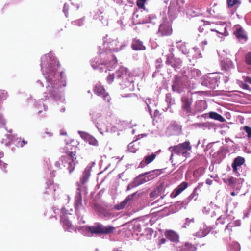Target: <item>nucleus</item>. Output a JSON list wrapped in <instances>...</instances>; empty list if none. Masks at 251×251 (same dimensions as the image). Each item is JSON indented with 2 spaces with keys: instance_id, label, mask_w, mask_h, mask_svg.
<instances>
[{
  "instance_id": "nucleus-1",
  "label": "nucleus",
  "mask_w": 251,
  "mask_h": 251,
  "mask_svg": "<svg viewBox=\"0 0 251 251\" xmlns=\"http://www.w3.org/2000/svg\"><path fill=\"white\" fill-rule=\"evenodd\" d=\"M100 58H95L91 61V64L94 69H99L100 72L106 73L117 66V60L111 51L106 50L99 54Z\"/></svg>"
},
{
  "instance_id": "nucleus-2",
  "label": "nucleus",
  "mask_w": 251,
  "mask_h": 251,
  "mask_svg": "<svg viewBox=\"0 0 251 251\" xmlns=\"http://www.w3.org/2000/svg\"><path fill=\"white\" fill-rule=\"evenodd\" d=\"M77 149V147L69 144L61 149V152L65 154L61 157L60 160L70 173H72L74 171L76 164L78 163L76 154Z\"/></svg>"
},
{
  "instance_id": "nucleus-3",
  "label": "nucleus",
  "mask_w": 251,
  "mask_h": 251,
  "mask_svg": "<svg viewBox=\"0 0 251 251\" xmlns=\"http://www.w3.org/2000/svg\"><path fill=\"white\" fill-rule=\"evenodd\" d=\"M50 54H46L41 58V67L45 73L48 74V77L52 80L56 75V72L58 64H56L54 58H52Z\"/></svg>"
},
{
  "instance_id": "nucleus-4",
  "label": "nucleus",
  "mask_w": 251,
  "mask_h": 251,
  "mask_svg": "<svg viewBox=\"0 0 251 251\" xmlns=\"http://www.w3.org/2000/svg\"><path fill=\"white\" fill-rule=\"evenodd\" d=\"M192 147L189 141H185L177 145L171 146L168 150L171 152L170 160L173 162V158L174 154L182 155L187 158L190 155L189 151L191 150Z\"/></svg>"
},
{
  "instance_id": "nucleus-5",
  "label": "nucleus",
  "mask_w": 251,
  "mask_h": 251,
  "mask_svg": "<svg viewBox=\"0 0 251 251\" xmlns=\"http://www.w3.org/2000/svg\"><path fill=\"white\" fill-rule=\"evenodd\" d=\"M150 174V172H146L139 175L134 179L132 183L128 186L127 190L147 182L155 177L153 174Z\"/></svg>"
},
{
  "instance_id": "nucleus-6",
  "label": "nucleus",
  "mask_w": 251,
  "mask_h": 251,
  "mask_svg": "<svg viewBox=\"0 0 251 251\" xmlns=\"http://www.w3.org/2000/svg\"><path fill=\"white\" fill-rule=\"evenodd\" d=\"M114 227L109 226H104L103 225L98 224L95 226H91L88 227V230L93 235L94 234H109L113 232Z\"/></svg>"
},
{
  "instance_id": "nucleus-7",
  "label": "nucleus",
  "mask_w": 251,
  "mask_h": 251,
  "mask_svg": "<svg viewBox=\"0 0 251 251\" xmlns=\"http://www.w3.org/2000/svg\"><path fill=\"white\" fill-rule=\"evenodd\" d=\"M172 33V25L170 22H164L160 25L158 31L159 36L162 37L170 36Z\"/></svg>"
},
{
  "instance_id": "nucleus-8",
  "label": "nucleus",
  "mask_w": 251,
  "mask_h": 251,
  "mask_svg": "<svg viewBox=\"0 0 251 251\" xmlns=\"http://www.w3.org/2000/svg\"><path fill=\"white\" fill-rule=\"evenodd\" d=\"M185 0H176L171 2L168 9L169 13L180 12L183 8Z\"/></svg>"
},
{
  "instance_id": "nucleus-9",
  "label": "nucleus",
  "mask_w": 251,
  "mask_h": 251,
  "mask_svg": "<svg viewBox=\"0 0 251 251\" xmlns=\"http://www.w3.org/2000/svg\"><path fill=\"white\" fill-rule=\"evenodd\" d=\"M93 91L95 94L103 97L104 100L109 101V94L106 92L103 86L99 84H96Z\"/></svg>"
},
{
  "instance_id": "nucleus-10",
  "label": "nucleus",
  "mask_w": 251,
  "mask_h": 251,
  "mask_svg": "<svg viewBox=\"0 0 251 251\" xmlns=\"http://www.w3.org/2000/svg\"><path fill=\"white\" fill-rule=\"evenodd\" d=\"M181 101L182 102V109L188 113L191 112V106L193 102L192 98H189L188 96L184 95L181 98Z\"/></svg>"
},
{
  "instance_id": "nucleus-11",
  "label": "nucleus",
  "mask_w": 251,
  "mask_h": 251,
  "mask_svg": "<svg viewBox=\"0 0 251 251\" xmlns=\"http://www.w3.org/2000/svg\"><path fill=\"white\" fill-rule=\"evenodd\" d=\"M82 195L81 193L78 192L75 197V208L76 210V212L79 214L80 211L81 210H84V207L82 205Z\"/></svg>"
},
{
  "instance_id": "nucleus-12",
  "label": "nucleus",
  "mask_w": 251,
  "mask_h": 251,
  "mask_svg": "<svg viewBox=\"0 0 251 251\" xmlns=\"http://www.w3.org/2000/svg\"><path fill=\"white\" fill-rule=\"evenodd\" d=\"M164 235L166 238L171 242L177 243L179 241V235L176 232L173 230H167L165 232Z\"/></svg>"
},
{
  "instance_id": "nucleus-13",
  "label": "nucleus",
  "mask_w": 251,
  "mask_h": 251,
  "mask_svg": "<svg viewBox=\"0 0 251 251\" xmlns=\"http://www.w3.org/2000/svg\"><path fill=\"white\" fill-rule=\"evenodd\" d=\"M183 88V84L181 78L179 77L176 76L172 85L173 91L180 93L182 92Z\"/></svg>"
},
{
  "instance_id": "nucleus-14",
  "label": "nucleus",
  "mask_w": 251,
  "mask_h": 251,
  "mask_svg": "<svg viewBox=\"0 0 251 251\" xmlns=\"http://www.w3.org/2000/svg\"><path fill=\"white\" fill-rule=\"evenodd\" d=\"M188 187V183L186 182H183L179 185L171 194L172 198H176L183 191Z\"/></svg>"
},
{
  "instance_id": "nucleus-15",
  "label": "nucleus",
  "mask_w": 251,
  "mask_h": 251,
  "mask_svg": "<svg viewBox=\"0 0 251 251\" xmlns=\"http://www.w3.org/2000/svg\"><path fill=\"white\" fill-rule=\"evenodd\" d=\"M245 162V160L243 157L238 156L236 157L232 164V167L233 168V172L234 173H237L238 167H240Z\"/></svg>"
},
{
  "instance_id": "nucleus-16",
  "label": "nucleus",
  "mask_w": 251,
  "mask_h": 251,
  "mask_svg": "<svg viewBox=\"0 0 251 251\" xmlns=\"http://www.w3.org/2000/svg\"><path fill=\"white\" fill-rule=\"evenodd\" d=\"M181 63L182 61L180 59L174 58L172 55L168 56L166 60V64L171 65L174 68L180 66Z\"/></svg>"
},
{
  "instance_id": "nucleus-17",
  "label": "nucleus",
  "mask_w": 251,
  "mask_h": 251,
  "mask_svg": "<svg viewBox=\"0 0 251 251\" xmlns=\"http://www.w3.org/2000/svg\"><path fill=\"white\" fill-rule=\"evenodd\" d=\"M131 48L134 50H142L146 49V47L143 45L142 42L137 39L133 40Z\"/></svg>"
},
{
  "instance_id": "nucleus-18",
  "label": "nucleus",
  "mask_w": 251,
  "mask_h": 251,
  "mask_svg": "<svg viewBox=\"0 0 251 251\" xmlns=\"http://www.w3.org/2000/svg\"><path fill=\"white\" fill-rule=\"evenodd\" d=\"M234 34L238 39H246L247 37L244 30L239 25H236L234 27Z\"/></svg>"
},
{
  "instance_id": "nucleus-19",
  "label": "nucleus",
  "mask_w": 251,
  "mask_h": 251,
  "mask_svg": "<svg viewBox=\"0 0 251 251\" xmlns=\"http://www.w3.org/2000/svg\"><path fill=\"white\" fill-rule=\"evenodd\" d=\"M118 42L116 40H112L111 42H107L104 41V45L109 48L108 51L117 52L118 51V48L116 47Z\"/></svg>"
},
{
  "instance_id": "nucleus-20",
  "label": "nucleus",
  "mask_w": 251,
  "mask_h": 251,
  "mask_svg": "<svg viewBox=\"0 0 251 251\" xmlns=\"http://www.w3.org/2000/svg\"><path fill=\"white\" fill-rule=\"evenodd\" d=\"M196 10V8H194L192 4L186 5V13L189 16L195 17L198 16L199 12Z\"/></svg>"
},
{
  "instance_id": "nucleus-21",
  "label": "nucleus",
  "mask_w": 251,
  "mask_h": 251,
  "mask_svg": "<svg viewBox=\"0 0 251 251\" xmlns=\"http://www.w3.org/2000/svg\"><path fill=\"white\" fill-rule=\"evenodd\" d=\"M156 156V155L155 154L152 153L150 155L145 157L144 159L140 162L139 167L143 168L151 163L155 158Z\"/></svg>"
},
{
  "instance_id": "nucleus-22",
  "label": "nucleus",
  "mask_w": 251,
  "mask_h": 251,
  "mask_svg": "<svg viewBox=\"0 0 251 251\" xmlns=\"http://www.w3.org/2000/svg\"><path fill=\"white\" fill-rule=\"evenodd\" d=\"M61 222L65 230L70 231L73 229V226L71 222L64 216H61Z\"/></svg>"
},
{
  "instance_id": "nucleus-23",
  "label": "nucleus",
  "mask_w": 251,
  "mask_h": 251,
  "mask_svg": "<svg viewBox=\"0 0 251 251\" xmlns=\"http://www.w3.org/2000/svg\"><path fill=\"white\" fill-rule=\"evenodd\" d=\"M196 246L188 242H185L180 248V251H196Z\"/></svg>"
},
{
  "instance_id": "nucleus-24",
  "label": "nucleus",
  "mask_w": 251,
  "mask_h": 251,
  "mask_svg": "<svg viewBox=\"0 0 251 251\" xmlns=\"http://www.w3.org/2000/svg\"><path fill=\"white\" fill-rule=\"evenodd\" d=\"M91 176L90 169L88 168H85L83 172L82 177L80 179V182L82 184H85Z\"/></svg>"
},
{
  "instance_id": "nucleus-25",
  "label": "nucleus",
  "mask_w": 251,
  "mask_h": 251,
  "mask_svg": "<svg viewBox=\"0 0 251 251\" xmlns=\"http://www.w3.org/2000/svg\"><path fill=\"white\" fill-rule=\"evenodd\" d=\"M219 25L221 27H217L216 28L211 29V31H215L221 34H224L226 31V25L225 23L219 22Z\"/></svg>"
},
{
  "instance_id": "nucleus-26",
  "label": "nucleus",
  "mask_w": 251,
  "mask_h": 251,
  "mask_svg": "<svg viewBox=\"0 0 251 251\" xmlns=\"http://www.w3.org/2000/svg\"><path fill=\"white\" fill-rule=\"evenodd\" d=\"M205 102L203 100H198L195 102V110L201 112L205 109Z\"/></svg>"
},
{
  "instance_id": "nucleus-27",
  "label": "nucleus",
  "mask_w": 251,
  "mask_h": 251,
  "mask_svg": "<svg viewBox=\"0 0 251 251\" xmlns=\"http://www.w3.org/2000/svg\"><path fill=\"white\" fill-rule=\"evenodd\" d=\"M210 228L207 226H204L202 229H201L197 234L200 237H203L206 236L210 232Z\"/></svg>"
},
{
  "instance_id": "nucleus-28",
  "label": "nucleus",
  "mask_w": 251,
  "mask_h": 251,
  "mask_svg": "<svg viewBox=\"0 0 251 251\" xmlns=\"http://www.w3.org/2000/svg\"><path fill=\"white\" fill-rule=\"evenodd\" d=\"M209 117L210 118L219 121L221 122H223L225 121V119L219 114L211 112L209 113Z\"/></svg>"
},
{
  "instance_id": "nucleus-29",
  "label": "nucleus",
  "mask_w": 251,
  "mask_h": 251,
  "mask_svg": "<svg viewBox=\"0 0 251 251\" xmlns=\"http://www.w3.org/2000/svg\"><path fill=\"white\" fill-rule=\"evenodd\" d=\"M167 240L165 238H161L158 239L157 248L158 249H165L167 248Z\"/></svg>"
},
{
  "instance_id": "nucleus-30",
  "label": "nucleus",
  "mask_w": 251,
  "mask_h": 251,
  "mask_svg": "<svg viewBox=\"0 0 251 251\" xmlns=\"http://www.w3.org/2000/svg\"><path fill=\"white\" fill-rule=\"evenodd\" d=\"M163 188L162 185H160L158 186L156 189L153 192H151L150 194V196L151 198H154L157 197L160 195V192L161 191Z\"/></svg>"
},
{
  "instance_id": "nucleus-31",
  "label": "nucleus",
  "mask_w": 251,
  "mask_h": 251,
  "mask_svg": "<svg viewBox=\"0 0 251 251\" xmlns=\"http://www.w3.org/2000/svg\"><path fill=\"white\" fill-rule=\"evenodd\" d=\"M233 227H235V224L234 223H228L226 227L225 230V232L230 236L232 234V232H233L232 228Z\"/></svg>"
},
{
  "instance_id": "nucleus-32",
  "label": "nucleus",
  "mask_w": 251,
  "mask_h": 251,
  "mask_svg": "<svg viewBox=\"0 0 251 251\" xmlns=\"http://www.w3.org/2000/svg\"><path fill=\"white\" fill-rule=\"evenodd\" d=\"M87 141L89 144L93 146H98V141L93 136H89L87 138Z\"/></svg>"
},
{
  "instance_id": "nucleus-33",
  "label": "nucleus",
  "mask_w": 251,
  "mask_h": 251,
  "mask_svg": "<svg viewBox=\"0 0 251 251\" xmlns=\"http://www.w3.org/2000/svg\"><path fill=\"white\" fill-rule=\"evenodd\" d=\"M126 225L127 226L128 229L129 230V231L131 232V234H133V232H134L135 229L138 228V224L137 225H133L132 223L129 222L128 223H126Z\"/></svg>"
},
{
  "instance_id": "nucleus-34",
  "label": "nucleus",
  "mask_w": 251,
  "mask_h": 251,
  "mask_svg": "<svg viewBox=\"0 0 251 251\" xmlns=\"http://www.w3.org/2000/svg\"><path fill=\"white\" fill-rule=\"evenodd\" d=\"M197 188L194 189L192 193L188 197V199L189 201H191L194 199L196 200L197 199L198 194L197 193Z\"/></svg>"
},
{
  "instance_id": "nucleus-35",
  "label": "nucleus",
  "mask_w": 251,
  "mask_h": 251,
  "mask_svg": "<svg viewBox=\"0 0 251 251\" xmlns=\"http://www.w3.org/2000/svg\"><path fill=\"white\" fill-rule=\"evenodd\" d=\"M126 206V200L123 201L120 204L114 206V208L117 210L123 209Z\"/></svg>"
},
{
  "instance_id": "nucleus-36",
  "label": "nucleus",
  "mask_w": 251,
  "mask_h": 251,
  "mask_svg": "<svg viewBox=\"0 0 251 251\" xmlns=\"http://www.w3.org/2000/svg\"><path fill=\"white\" fill-rule=\"evenodd\" d=\"M237 182V179L236 178L230 176L228 178V185L232 187Z\"/></svg>"
},
{
  "instance_id": "nucleus-37",
  "label": "nucleus",
  "mask_w": 251,
  "mask_h": 251,
  "mask_svg": "<svg viewBox=\"0 0 251 251\" xmlns=\"http://www.w3.org/2000/svg\"><path fill=\"white\" fill-rule=\"evenodd\" d=\"M227 3L229 7H232L234 5L240 3L239 0H227Z\"/></svg>"
},
{
  "instance_id": "nucleus-38",
  "label": "nucleus",
  "mask_w": 251,
  "mask_h": 251,
  "mask_svg": "<svg viewBox=\"0 0 251 251\" xmlns=\"http://www.w3.org/2000/svg\"><path fill=\"white\" fill-rule=\"evenodd\" d=\"M147 0H137L136 3L137 6L140 9H145V3Z\"/></svg>"
},
{
  "instance_id": "nucleus-39",
  "label": "nucleus",
  "mask_w": 251,
  "mask_h": 251,
  "mask_svg": "<svg viewBox=\"0 0 251 251\" xmlns=\"http://www.w3.org/2000/svg\"><path fill=\"white\" fill-rule=\"evenodd\" d=\"M139 197V195L137 194V192L134 193L131 195H129L128 196V197L126 198V202L132 200L133 198H135V199H137Z\"/></svg>"
},
{
  "instance_id": "nucleus-40",
  "label": "nucleus",
  "mask_w": 251,
  "mask_h": 251,
  "mask_svg": "<svg viewBox=\"0 0 251 251\" xmlns=\"http://www.w3.org/2000/svg\"><path fill=\"white\" fill-rule=\"evenodd\" d=\"M243 129L245 131V132L247 133L248 138L249 139L251 138V127L248 126H246L243 127Z\"/></svg>"
},
{
  "instance_id": "nucleus-41",
  "label": "nucleus",
  "mask_w": 251,
  "mask_h": 251,
  "mask_svg": "<svg viewBox=\"0 0 251 251\" xmlns=\"http://www.w3.org/2000/svg\"><path fill=\"white\" fill-rule=\"evenodd\" d=\"M245 62L248 65H251V52H248L245 56Z\"/></svg>"
},
{
  "instance_id": "nucleus-42",
  "label": "nucleus",
  "mask_w": 251,
  "mask_h": 251,
  "mask_svg": "<svg viewBox=\"0 0 251 251\" xmlns=\"http://www.w3.org/2000/svg\"><path fill=\"white\" fill-rule=\"evenodd\" d=\"M114 75L113 73L109 74V75L107 76L106 79L107 81L109 84H111L114 80Z\"/></svg>"
},
{
  "instance_id": "nucleus-43",
  "label": "nucleus",
  "mask_w": 251,
  "mask_h": 251,
  "mask_svg": "<svg viewBox=\"0 0 251 251\" xmlns=\"http://www.w3.org/2000/svg\"><path fill=\"white\" fill-rule=\"evenodd\" d=\"M96 126L100 133H102L104 128V125H101L99 122L96 124Z\"/></svg>"
},
{
  "instance_id": "nucleus-44",
  "label": "nucleus",
  "mask_w": 251,
  "mask_h": 251,
  "mask_svg": "<svg viewBox=\"0 0 251 251\" xmlns=\"http://www.w3.org/2000/svg\"><path fill=\"white\" fill-rule=\"evenodd\" d=\"M241 87L244 90L250 91L251 90V88L249 86L248 84L246 83H242L240 85Z\"/></svg>"
},
{
  "instance_id": "nucleus-45",
  "label": "nucleus",
  "mask_w": 251,
  "mask_h": 251,
  "mask_svg": "<svg viewBox=\"0 0 251 251\" xmlns=\"http://www.w3.org/2000/svg\"><path fill=\"white\" fill-rule=\"evenodd\" d=\"M7 168V164L2 161L0 160V168L6 171V168Z\"/></svg>"
},
{
  "instance_id": "nucleus-46",
  "label": "nucleus",
  "mask_w": 251,
  "mask_h": 251,
  "mask_svg": "<svg viewBox=\"0 0 251 251\" xmlns=\"http://www.w3.org/2000/svg\"><path fill=\"white\" fill-rule=\"evenodd\" d=\"M192 223H194V219H189V218H187L186 219V223L185 224V227H186V226H190V224Z\"/></svg>"
},
{
  "instance_id": "nucleus-47",
  "label": "nucleus",
  "mask_w": 251,
  "mask_h": 251,
  "mask_svg": "<svg viewBox=\"0 0 251 251\" xmlns=\"http://www.w3.org/2000/svg\"><path fill=\"white\" fill-rule=\"evenodd\" d=\"M244 80L246 83H249L251 84V77L246 76L244 77Z\"/></svg>"
},
{
  "instance_id": "nucleus-48",
  "label": "nucleus",
  "mask_w": 251,
  "mask_h": 251,
  "mask_svg": "<svg viewBox=\"0 0 251 251\" xmlns=\"http://www.w3.org/2000/svg\"><path fill=\"white\" fill-rule=\"evenodd\" d=\"M122 75H123V70H119L116 73V76L118 78H121Z\"/></svg>"
},
{
  "instance_id": "nucleus-49",
  "label": "nucleus",
  "mask_w": 251,
  "mask_h": 251,
  "mask_svg": "<svg viewBox=\"0 0 251 251\" xmlns=\"http://www.w3.org/2000/svg\"><path fill=\"white\" fill-rule=\"evenodd\" d=\"M206 183L208 185H211L213 183V180L208 178L206 180Z\"/></svg>"
},
{
  "instance_id": "nucleus-50",
  "label": "nucleus",
  "mask_w": 251,
  "mask_h": 251,
  "mask_svg": "<svg viewBox=\"0 0 251 251\" xmlns=\"http://www.w3.org/2000/svg\"><path fill=\"white\" fill-rule=\"evenodd\" d=\"M61 213L63 214L62 216L65 217V214H67V210L65 208H62L61 210Z\"/></svg>"
},
{
  "instance_id": "nucleus-51",
  "label": "nucleus",
  "mask_w": 251,
  "mask_h": 251,
  "mask_svg": "<svg viewBox=\"0 0 251 251\" xmlns=\"http://www.w3.org/2000/svg\"><path fill=\"white\" fill-rule=\"evenodd\" d=\"M114 1L118 4H121L123 3L122 0H114Z\"/></svg>"
},
{
  "instance_id": "nucleus-52",
  "label": "nucleus",
  "mask_w": 251,
  "mask_h": 251,
  "mask_svg": "<svg viewBox=\"0 0 251 251\" xmlns=\"http://www.w3.org/2000/svg\"><path fill=\"white\" fill-rule=\"evenodd\" d=\"M27 143V141H25V140H23L22 143L20 144L21 147H23L24 145L26 144Z\"/></svg>"
},
{
  "instance_id": "nucleus-53",
  "label": "nucleus",
  "mask_w": 251,
  "mask_h": 251,
  "mask_svg": "<svg viewBox=\"0 0 251 251\" xmlns=\"http://www.w3.org/2000/svg\"><path fill=\"white\" fill-rule=\"evenodd\" d=\"M193 72H196V74H197V75L198 76H199V75H200L201 74V72H200L199 71H198V70H193Z\"/></svg>"
},
{
  "instance_id": "nucleus-54",
  "label": "nucleus",
  "mask_w": 251,
  "mask_h": 251,
  "mask_svg": "<svg viewBox=\"0 0 251 251\" xmlns=\"http://www.w3.org/2000/svg\"><path fill=\"white\" fill-rule=\"evenodd\" d=\"M202 25H210V23L208 21H203Z\"/></svg>"
},
{
  "instance_id": "nucleus-55",
  "label": "nucleus",
  "mask_w": 251,
  "mask_h": 251,
  "mask_svg": "<svg viewBox=\"0 0 251 251\" xmlns=\"http://www.w3.org/2000/svg\"><path fill=\"white\" fill-rule=\"evenodd\" d=\"M159 115V112L157 110H156L154 112V117H156Z\"/></svg>"
},
{
  "instance_id": "nucleus-56",
  "label": "nucleus",
  "mask_w": 251,
  "mask_h": 251,
  "mask_svg": "<svg viewBox=\"0 0 251 251\" xmlns=\"http://www.w3.org/2000/svg\"><path fill=\"white\" fill-rule=\"evenodd\" d=\"M223 181L224 183L228 184V179L223 178Z\"/></svg>"
},
{
  "instance_id": "nucleus-57",
  "label": "nucleus",
  "mask_w": 251,
  "mask_h": 251,
  "mask_svg": "<svg viewBox=\"0 0 251 251\" xmlns=\"http://www.w3.org/2000/svg\"><path fill=\"white\" fill-rule=\"evenodd\" d=\"M201 44L202 45H207V42L206 41H204L201 42Z\"/></svg>"
},
{
  "instance_id": "nucleus-58",
  "label": "nucleus",
  "mask_w": 251,
  "mask_h": 251,
  "mask_svg": "<svg viewBox=\"0 0 251 251\" xmlns=\"http://www.w3.org/2000/svg\"><path fill=\"white\" fill-rule=\"evenodd\" d=\"M149 111L151 115L152 110L151 109L150 107L148 106Z\"/></svg>"
},
{
  "instance_id": "nucleus-59",
  "label": "nucleus",
  "mask_w": 251,
  "mask_h": 251,
  "mask_svg": "<svg viewBox=\"0 0 251 251\" xmlns=\"http://www.w3.org/2000/svg\"><path fill=\"white\" fill-rule=\"evenodd\" d=\"M231 195L232 196H235V193L234 192H232L231 193Z\"/></svg>"
},
{
  "instance_id": "nucleus-60",
  "label": "nucleus",
  "mask_w": 251,
  "mask_h": 251,
  "mask_svg": "<svg viewBox=\"0 0 251 251\" xmlns=\"http://www.w3.org/2000/svg\"><path fill=\"white\" fill-rule=\"evenodd\" d=\"M61 135H67V133L66 132H61Z\"/></svg>"
},
{
  "instance_id": "nucleus-61",
  "label": "nucleus",
  "mask_w": 251,
  "mask_h": 251,
  "mask_svg": "<svg viewBox=\"0 0 251 251\" xmlns=\"http://www.w3.org/2000/svg\"><path fill=\"white\" fill-rule=\"evenodd\" d=\"M131 147V144L128 145V149L129 150L130 147Z\"/></svg>"
},
{
  "instance_id": "nucleus-62",
  "label": "nucleus",
  "mask_w": 251,
  "mask_h": 251,
  "mask_svg": "<svg viewBox=\"0 0 251 251\" xmlns=\"http://www.w3.org/2000/svg\"><path fill=\"white\" fill-rule=\"evenodd\" d=\"M77 190L79 191V192L81 193V189H80V188H78L77 189Z\"/></svg>"
},
{
  "instance_id": "nucleus-63",
  "label": "nucleus",
  "mask_w": 251,
  "mask_h": 251,
  "mask_svg": "<svg viewBox=\"0 0 251 251\" xmlns=\"http://www.w3.org/2000/svg\"><path fill=\"white\" fill-rule=\"evenodd\" d=\"M199 30L201 31V32H202V30L201 29V27H199Z\"/></svg>"
},
{
  "instance_id": "nucleus-64",
  "label": "nucleus",
  "mask_w": 251,
  "mask_h": 251,
  "mask_svg": "<svg viewBox=\"0 0 251 251\" xmlns=\"http://www.w3.org/2000/svg\"><path fill=\"white\" fill-rule=\"evenodd\" d=\"M130 81L131 82H134V80H133V79H132L131 80H130Z\"/></svg>"
}]
</instances>
